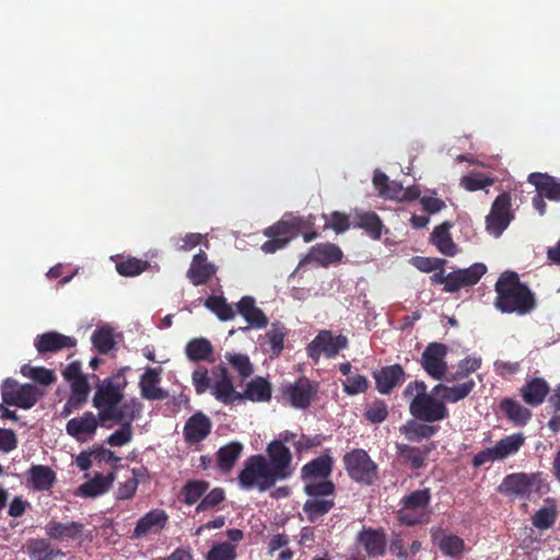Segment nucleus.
<instances>
[{
	"label": "nucleus",
	"instance_id": "1a4fd4ad",
	"mask_svg": "<svg viewBox=\"0 0 560 560\" xmlns=\"http://www.w3.org/2000/svg\"><path fill=\"white\" fill-rule=\"evenodd\" d=\"M348 346L349 341L346 336H334L331 330L323 329L307 345L306 353L313 362L317 363L322 355L332 359L340 350L347 349Z\"/></svg>",
	"mask_w": 560,
	"mask_h": 560
},
{
	"label": "nucleus",
	"instance_id": "473e14b6",
	"mask_svg": "<svg viewBox=\"0 0 560 560\" xmlns=\"http://www.w3.org/2000/svg\"><path fill=\"white\" fill-rule=\"evenodd\" d=\"M115 472H108L107 475L96 474L94 478L82 483L78 488V495L84 498H95L106 493L115 481Z\"/></svg>",
	"mask_w": 560,
	"mask_h": 560
},
{
	"label": "nucleus",
	"instance_id": "052dcab7",
	"mask_svg": "<svg viewBox=\"0 0 560 560\" xmlns=\"http://www.w3.org/2000/svg\"><path fill=\"white\" fill-rule=\"evenodd\" d=\"M494 184V178L489 177L482 173H472L462 177L460 186L468 191H477L485 189Z\"/></svg>",
	"mask_w": 560,
	"mask_h": 560
},
{
	"label": "nucleus",
	"instance_id": "412c9836",
	"mask_svg": "<svg viewBox=\"0 0 560 560\" xmlns=\"http://www.w3.org/2000/svg\"><path fill=\"white\" fill-rule=\"evenodd\" d=\"M342 257L343 253L339 246L332 243H322L313 246L308 254L300 261L299 266L315 261L326 268L332 264L339 262Z\"/></svg>",
	"mask_w": 560,
	"mask_h": 560
},
{
	"label": "nucleus",
	"instance_id": "6ab92c4d",
	"mask_svg": "<svg viewBox=\"0 0 560 560\" xmlns=\"http://www.w3.org/2000/svg\"><path fill=\"white\" fill-rule=\"evenodd\" d=\"M212 374L217 377V381L213 383L211 394L217 400L224 405L241 400V393L235 390L228 369L224 365L220 364L215 366L212 370Z\"/></svg>",
	"mask_w": 560,
	"mask_h": 560
},
{
	"label": "nucleus",
	"instance_id": "f257e3e1",
	"mask_svg": "<svg viewBox=\"0 0 560 560\" xmlns=\"http://www.w3.org/2000/svg\"><path fill=\"white\" fill-rule=\"evenodd\" d=\"M126 370L120 369L104 380H100L95 374L92 375L96 380L92 404L97 409L102 424L113 418L121 419L130 411H142V404L138 398L125 399V389L128 385Z\"/></svg>",
	"mask_w": 560,
	"mask_h": 560
},
{
	"label": "nucleus",
	"instance_id": "6e6d98bb",
	"mask_svg": "<svg viewBox=\"0 0 560 560\" xmlns=\"http://www.w3.org/2000/svg\"><path fill=\"white\" fill-rule=\"evenodd\" d=\"M225 359L242 378H247L254 373V366L247 354L226 352Z\"/></svg>",
	"mask_w": 560,
	"mask_h": 560
},
{
	"label": "nucleus",
	"instance_id": "ea45409f",
	"mask_svg": "<svg viewBox=\"0 0 560 560\" xmlns=\"http://www.w3.org/2000/svg\"><path fill=\"white\" fill-rule=\"evenodd\" d=\"M524 401L530 406H539L549 393V386L544 378H533L522 388Z\"/></svg>",
	"mask_w": 560,
	"mask_h": 560
},
{
	"label": "nucleus",
	"instance_id": "0e129e2a",
	"mask_svg": "<svg viewBox=\"0 0 560 560\" xmlns=\"http://www.w3.org/2000/svg\"><path fill=\"white\" fill-rule=\"evenodd\" d=\"M192 385L198 395L205 394L207 390L212 392V378L209 375L207 368L199 366L192 372L191 375Z\"/></svg>",
	"mask_w": 560,
	"mask_h": 560
},
{
	"label": "nucleus",
	"instance_id": "338daca9",
	"mask_svg": "<svg viewBox=\"0 0 560 560\" xmlns=\"http://www.w3.org/2000/svg\"><path fill=\"white\" fill-rule=\"evenodd\" d=\"M370 383L366 376L360 374L348 376V378L342 383L343 392L351 396L365 393Z\"/></svg>",
	"mask_w": 560,
	"mask_h": 560
},
{
	"label": "nucleus",
	"instance_id": "423d86ee",
	"mask_svg": "<svg viewBox=\"0 0 560 560\" xmlns=\"http://www.w3.org/2000/svg\"><path fill=\"white\" fill-rule=\"evenodd\" d=\"M498 490L502 494L533 500L535 495L540 497L547 493L549 486L539 474L515 472L505 476Z\"/></svg>",
	"mask_w": 560,
	"mask_h": 560
},
{
	"label": "nucleus",
	"instance_id": "f704fd0d",
	"mask_svg": "<svg viewBox=\"0 0 560 560\" xmlns=\"http://www.w3.org/2000/svg\"><path fill=\"white\" fill-rule=\"evenodd\" d=\"M243 450V444L237 441H233L224 446H221L217 452L218 468L224 474L231 472L235 466V463L241 457Z\"/></svg>",
	"mask_w": 560,
	"mask_h": 560
},
{
	"label": "nucleus",
	"instance_id": "4468645a",
	"mask_svg": "<svg viewBox=\"0 0 560 560\" xmlns=\"http://www.w3.org/2000/svg\"><path fill=\"white\" fill-rule=\"evenodd\" d=\"M313 225V221L289 213L283 215L282 219L277 221L275 224L266 228L264 230V235L276 236L288 245L300 234V232L305 229H311Z\"/></svg>",
	"mask_w": 560,
	"mask_h": 560
},
{
	"label": "nucleus",
	"instance_id": "20e7f679",
	"mask_svg": "<svg viewBox=\"0 0 560 560\" xmlns=\"http://www.w3.org/2000/svg\"><path fill=\"white\" fill-rule=\"evenodd\" d=\"M278 481L267 466L266 456L261 454L249 456L237 476V483L243 490L257 489L259 492H265Z\"/></svg>",
	"mask_w": 560,
	"mask_h": 560
},
{
	"label": "nucleus",
	"instance_id": "69168bd1",
	"mask_svg": "<svg viewBox=\"0 0 560 560\" xmlns=\"http://www.w3.org/2000/svg\"><path fill=\"white\" fill-rule=\"evenodd\" d=\"M364 417L371 423H382L388 417L387 405L383 400H375L364 411Z\"/></svg>",
	"mask_w": 560,
	"mask_h": 560
},
{
	"label": "nucleus",
	"instance_id": "79ce46f5",
	"mask_svg": "<svg viewBox=\"0 0 560 560\" xmlns=\"http://www.w3.org/2000/svg\"><path fill=\"white\" fill-rule=\"evenodd\" d=\"M439 431L438 425L429 424V422H417L409 420L407 424L400 428V432L408 441H421L434 436Z\"/></svg>",
	"mask_w": 560,
	"mask_h": 560
},
{
	"label": "nucleus",
	"instance_id": "cd10ccee",
	"mask_svg": "<svg viewBox=\"0 0 560 560\" xmlns=\"http://www.w3.org/2000/svg\"><path fill=\"white\" fill-rule=\"evenodd\" d=\"M207 254L202 250L194 256L187 277L194 285H201L215 273V268L207 261Z\"/></svg>",
	"mask_w": 560,
	"mask_h": 560
},
{
	"label": "nucleus",
	"instance_id": "e2e57ef3",
	"mask_svg": "<svg viewBox=\"0 0 560 560\" xmlns=\"http://www.w3.org/2000/svg\"><path fill=\"white\" fill-rule=\"evenodd\" d=\"M441 551L448 557H458L465 548L464 540L455 535L444 536L439 544Z\"/></svg>",
	"mask_w": 560,
	"mask_h": 560
},
{
	"label": "nucleus",
	"instance_id": "864d4df0",
	"mask_svg": "<svg viewBox=\"0 0 560 560\" xmlns=\"http://www.w3.org/2000/svg\"><path fill=\"white\" fill-rule=\"evenodd\" d=\"M150 267L149 261L130 257L116 264L117 272L122 277H136Z\"/></svg>",
	"mask_w": 560,
	"mask_h": 560
},
{
	"label": "nucleus",
	"instance_id": "09e8293b",
	"mask_svg": "<svg viewBox=\"0 0 560 560\" xmlns=\"http://www.w3.org/2000/svg\"><path fill=\"white\" fill-rule=\"evenodd\" d=\"M209 487L210 483L206 480H188L182 489L184 503L187 505L195 504L205 495Z\"/></svg>",
	"mask_w": 560,
	"mask_h": 560
},
{
	"label": "nucleus",
	"instance_id": "4be33fe9",
	"mask_svg": "<svg viewBox=\"0 0 560 560\" xmlns=\"http://www.w3.org/2000/svg\"><path fill=\"white\" fill-rule=\"evenodd\" d=\"M167 521L168 515L164 510H151L137 521L132 532V538L138 539L150 532L159 533L165 528Z\"/></svg>",
	"mask_w": 560,
	"mask_h": 560
},
{
	"label": "nucleus",
	"instance_id": "6e6552de",
	"mask_svg": "<svg viewBox=\"0 0 560 560\" xmlns=\"http://www.w3.org/2000/svg\"><path fill=\"white\" fill-rule=\"evenodd\" d=\"M0 389L3 404L25 410L33 408L44 396V392L36 385L20 384L11 377L3 380Z\"/></svg>",
	"mask_w": 560,
	"mask_h": 560
},
{
	"label": "nucleus",
	"instance_id": "a878e982",
	"mask_svg": "<svg viewBox=\"0 0 560 560\" xmlns=\"http://www.w3.org/2000/svg\"><path fill=\"white\" fill-rule=\"evenodd\" d=\"M160 368H148L139 383L141 396L148 400H163L167 398L166 390L158 387L161 381Z\"/></svg>",
	"mask_w": 560,
	"mask_h": 560
},
{
	"label": "nucleus",
	"instance_id": "8fccbe9b",
	"mask_svg": "<svg viewBox=\"0 0 560 560\" xmlns=\"http://www.w3.org/2000/svg\"><path fill=\"white\" fill-rule=\"evenodd\" d=\"M21 373L23 376L33 380L34 382L49 386L56 382V375L54 371L43 366H31L30 364H23L21 366Z\"/></svg>",
	"mask_w": 560,
	"mask_h": 560
},
{
	"label": "nucleus",
	"instance_id": "2f4dec72",
	"mask_svg": "<svg viewBox=\"0 0 560 560\" xmlns=\"http://www.w3.org/2000/svg\"><path fill=\"white\" fill-rule=\"evenodd\" d=\"M141 415V411H130L125 413L121 419L113 418L110 421L120 424V428L112 433L107 443L112 446H122L131 441L132 438V422L137 420Z\"/></svg>",
	"mask_w": 560,
	"mask_h": 560
},
{
	"label": "nucleus",
	"instance_id": "de8ad7c7",
	"mask_svg": "<svg viewBox=\"0 0 560 560\" xmlns=\"http://www.w3.org/2000/svg\"><path fill=\"white\" fill-rule=\"evenodd\" d=\"M205 306L217 315L220 320H231L236 312L223 296L211 295L205 301Z\"/></svg>",
	"mask_w": 560,
	"mask_h": 560
},
{
	"label": "nucleus",
	"instance_id": "4d7b16f0",
	"mask_svg": "<svg viewBox=\"0 0 560 560\" xmlns=\"http://www.w3.org/2000/svg\"><path fill=\"white\" fill-rule=\"evenodd\" d=\"M91 390L71 389L70 396L60 411V417L68 418L80 409L89 399Z\"/></svg>",
	"mask_w": 560,
	"mask_h": 560
},
{
	"label": "nucleus",
	"instance_id": "b1692460",
	"mask_svg": "<svg viewBox=\"0 0 560 560\" xmlns=\"http://www.w3.org/2000/svg\"><path fill=\"white\" fill-rule=\"evenodd\" d=\"M84 530V524L80 522H58L51 520L45 526V532L48 538L65 541V540H77L82 537Z\"/></svg>",
	"mask_w": 560,
	"mask_h": 560
},
{
	"label": "nucleus",
	"instance_id": "5fc2aeb1",
	"mask_svg": "<svg viewBox=\"0 0 560 560\" xmlns=\"http://www.w3.org/2000/svg\"><path fill=\"white\" fill-rule=\"evenodd\" d=\"M287 336V329L280 323H272L270 329L266 334L270 351L273 355L278 357L283 350V341Z\"/></svg>",
	"mask_w": 560,
	"mask_h": 560
},
{
	"label": "nucleus",
	"instance_id": "c9c22d12",
	"mask_svg": "<svg viewBox=\"0 0 560 560\" xmlns=\"http://www.w3.org/2000/svg\"><path fill=\"white\" fill-rule=\"evenodd\" d=\"M26 549L33 560H55L57 557L65 556L60 549L54 548L49 540L45 538L27 540Z\"/></svg>",
	"mask_w": 560,
	"mask_h": 560
},
{
	"label": "nucleus",
	"instance_id": "a18cd8bd",
	"mask_svg": "<svg viewBox=\"0 0 560 560\" xmlns=\"http://www.w3.org/2000/svg\"><path fill=\"white\" fill-rule=\"evenodd\" d=\"M303 490L304 493L311 499H334L336 493V486L328 478L319 480H304Z\"/></svg>",
	"mask_w": 560,
	"mask_h": 560
},
{
	"label": "nucleus",
	"instance_id": "e433bc0d",
	"mask_svg": "<svg viewBox=\"0 0 560 560\" xmlns=\"http://www.w3.org/2000/svg\"><path fill=\"white\" fill-rule=\"evenodd\" d=\"M271 394V384L266 378L256 376L246 385L244 393L241 394V400L269 401Z\"/></svg>",
	"mask_w": 560,
	"mask_h": 560
},
{
	"label": "nucleus",
	"instance_id": "72a5a7b5",
	"mask_svg": "<svg viewBox=\"0 0 560 560\" xmlns=\"http://www.w3.org/2000/svg\"><path fill=\"white\" fill-rule=\"evenodd\" d=\"M528 182L535 186L537 192L545 198L553 201H560V182L553 176L541 173H532Z\"/></svg>",
	"mask_w": 560,
	"mask_h": 560
},
{
	"label": "nucleus",
	"instance_id": "aec40b11",
	"mask_svg": "<svg viewBox=\"0 0 560 560\" xmlns=\"http://www.w3.org/2000/svg\"><path fill=\"white\" fill-rule=\"evenodd\" d=\"M34 346L37 352L44 355L47 353H57L63 349L73 348L77 346V339L56 330H50L38 335L35 338Z\"/></svg>",
	"mask_w": 560,
	"mask_h": 560
},
{
	"label": "nucleus",
	"instance_id": "dca6fc26",
	"mask_svg": "<svg viewBox=\"0 0 560 560\" xmlns=\"http://www.w3.org/2000/svg\"><path fill=\"white\" fill-rule=\"evenodd\" d=\"M100 424L98 413L95 416L92 411H85L67 422L66 432L78 442H86L93 439Z\"/></svg>",
	"mask_w": 560,
	"mask_h": 560
},
{
	"label": "nucleus",
	"instance_id": "c85d7f7f",
	"mask_svg": "<svg viewBox=\"0 0 560 560\" xmlns=\"http://www.w3.org/2000/svg\"><path fill=\"white\" fill-rule=\"evenodd\" d=\"M452 226L453 223L445 221L433 229L430 237V242L436 249L448 257H454L458 252L457 245L454 243L450 233Z\"/></svg>",
	"mask_w": 560,
	"mask_h": 560
},
{
	"label": "nucleus",
	"instance_id": "ddd939ff",
	"mask_svg": "<svg viewBox=\"0 0 560 560\" xmlns=\"http://www.w3.org/2000/svg\"><path fill=\"white\" fill-rule=\"evenodd\" d=\"M448 347L441 342H430L421 354L420 364L425 373L433 380L441 381L446 377V355Z\"/></svg>",
	"mask_w": 560,
	"mask_h": 560
},
{
	"label": "nucleus",
	"instance_id": "680f3d73",
	"mask_svg": "<svg viewBox=\"0 0 560 560\" xmlns=\"http://www.w3.org/2000/svg\"><path fill=\"white\" fill-rule=\"evenodd\" d=\"M557 520V510L555 505L544 506L539 509L533 516L532 523L538 529L550 528Z\"/></svg>",
	"mask_w": 560,
	"mask_h": 560
},
{
	"label": "nucleus",
	"instance_id": "2eb2a0df",
	"mask_svg": "<svg viewBox=\"0 0 560 560\" xmlns=\"http://www.w3.org/2000/svg\"><path fill=\"white\" fill-rule=\"evenodd\" d=\"M486 272L487 266L482 262H475L468 268L448 272L446 288H443V291L455 293L460 289L472 287L479 282Z\"/></svg>",
	"mask_w": 560,
	"mask_h": 560
},
{
	"label": "nucleus",
	"instance_id": "4c0bfd02",
	"mask_svg": "<svg viewBox=\"0 0 560 560\" xmlns=\"http://www.w3.org/2000/svg\"><path fill=\"white\" fill-rule=\"evenodd\" d=\"M185 353L192 362H213V346L203 337L189 340L185 347Z\"/></svg>",
	"mask_w": 560,
	"mask_h": 560
},
{
	"label": "nucleus",
	"instance_id": "c03bdc74",
	"mask_svg": "<svg viewBox=\"0 0 560 560\" xmlns=\"http://www.w3.org/2000/svg\"><path fill=\"white\" fill-rule=\"evenodd\" d=\"M525 443L523 433H513L506 435L495 443L493 446L497 453L498 460H504L510 456L515 455Z\"/></svg>",
	"mask_w": 560,
	"mask_h": 560
},
{
	"label": "nucleus",
	"instance_id": "c756f323",
	"mask_svg": "<svg viewBox=\"0 0 560 560\" xmlns=\"http://www.w3.org/2000/svg\"><path fill=\"white\" fill-rule=\"evenodd\" d=\"M475 386L476 383L474 380H468L454 386H447L439 383L433 387V394H439L441 399L444 401V405L447 402L455 404L468 397Z\"/></svg>",
	"mask_w": 560,
	"mask_h": 560
},
{
	"label": "nucleus",
	"instance_id": "7c9ffc66",
	"mask_svg": "<svg viewBox=\"0 0 560 560\" xmlns=\"http://www.w3.org/2000/svg\"><path fill=\"white\" fill-rule=\"evenodd\" d=\"M56 482L55 471L45 465H32L27 470V487L36 491H48Z\"/></svg>",
	"mask_w": 560,
	"mask_h": 560
},
{
	"label": "nucleus",
	"instance_id": "bb28decb",
	"mask_svg": "<svg viewBox=\"0 0 560 560\" xmlns=\"http://www.w3.org/2000/svg\"><path fill=\"white\" fill-rule=\"evenodd\" d=\"M236 312L256 329L265 328L268 325V318L265 313L256 306L253 296L245 295L236 303Z\"/></svg>",
	"mask_w": 560,
	"mask_h": 560
},
{
	"label": "nucleus",
	"instance_id": "f03ea898",
	"mask_svg": "<svg viewBox=\"0 0 560 560\" xmlns=\"http://www.w3.org/2000/svg\"><path fill=\"white\" fill-rule=\"evenodd\" d=\"M494 306L501 313L526 315L536 307V300L530 289L514 271H504L495 282Z\"/></svg>",
	"mask_w": 560,
	"mask_h": 560
},
{
	"label": "nucleus",
	"instance_id": "7ed1b4c3",
	"mask_svg": "<svg viewBox=\"0 0 560 560\" xmlns=\"http://www.w3.org/2000/svg\"><path fill=\"white\" fill-rule=\"evenodd\" d=\"M423 381H411L402 390L404 398L410 399L409 412L418 421L434 423L450 417V411L439 394L428 393Z\"/></svg>",
	"mask_w": 560,
	"mask_h": 560
},
{
	"label": "nucleus",
	"instance_id": "58836bf2",
	"mask_svg": "<svg viewBox=\"0 0 560 560\" xmlns=\"http://www.w3.org/2000/svg\"><path fill=\"white\" fill-rule=\"evenodd\" d=\"M335 505V499L308 498L303 504V512L310 523H316L327 515Z\"/></svg>",
	"mask_w": 560,
	"mask_h": 560
},
{
	"label": "nucleus",
	"instance_id": "603ef678",
	"mask_svg": "<svg viewBox=\"0 0 560 560\" xmlns=\"http://www.w3.org/2000/svg\"><path fill=\"white\" fill-rule=\"evenodd\" d=\"M397 453L412 469H419L424 465V454L419 447L400 444L397 445Z\"/></svg>",
	"mask_w": 560,
	"mask_h": 560
},
{
	"label": "nucleus",
	"instance_id": "9d476101",
	"mask_svg": "<svg viewBox=\"0 0 560 560\" xmlns=\"http://www.w3.org/2000/svg\"><path fill=\"white\" fill-rule=\"evenodd\" d=\"M267 466L279 481L290 478L293 474L292 453L281 441H271L266 448Z\"/></svg>",
	"mask_w": 560,
	"mask_h": 560
},
{
	"label": "nucleus",
	"instance_id": "13d9d810",
	"mask_svg": "<svg viewBox=\"0 0 560 560\" xmlns=\"http://www.w3.org/2000/svg\"><path fill=\"white\" fill-rule=\"evenodd\" d=\"M236 545L229 541L214 544L206 555V560H235Z\"/></svg>",
	"mask_w": 560,
	"mask_h": 560
},
{
	"label": "nucleus",
	"instance_id": "5701e85b",
	"mask_svg": "<svg viewBox=\"0 0 560 560\" xmlns=\"http://www.w3.org/2000/svg\"><path fill=\"white\" fill-rule=\"evenodd\" d=\"M357 540L369 557L376 558L385 553L387 540L383 529L364 528L358 534Z\"/></svg>",
	"mask_w": 560,
	"mask_h": 560
},
{
	"label": "nucleus",
	"instance_id": "9b49d317",
	"mask_svg": "<svg viewBox=\"0 0 560 560\" xmlns=\"http://www.w3.org/2000/svg\"><path fill=\"white\" fill-rule=\"evenodd\" d=\"M513 218L511 196L509 192H502L494 199L491 210L486 217V229L491 235L499 237Z\"/></svg>",
	"mask_w": 560,
	"mask_h": 560
},
{
	"label": "nucleus",
	"instance_id": "39448f33",
	"mask_svg": "<svg viewBox=\"0 0 560 560\" xmlns=\"http://www.w3.org/2000/svg\"><path fill=\"white\" fill-rule=\"evenodd\" d=\"M431 491L429 488L415 490L399 501L397 520L406 526L427 524L430 520Z\"/></svg>",
	"mask_w": 560,
	"mask_h": 560
},
{
	"label": "nucleus",
	"instance_id": "774afa93",
	"mask_svg": "<svg viewBox=\"0 0 560 560\" xmlns=\"http://www.w3.org/2000/svg\"><path fill=\"white\" fill-rule=\"evenodd\" d=\"M225 500V492L222 488H213L210 492H208L201 501L198 503L196 508V512H202L209 509H213L218 506Z\"/></svg>",
	"mask_w": 560,
	"mask_h": 560
},
{
	"label": "nucleus",
	"instance_id": "3c124183",
	"mask_svg": "<svg viewBox=\"0 0 560 560\" xmlns=\"http://www.w3.org/2000/svg\"><path fill=\"white\" fill-rule=\"evenodd\" d=\"M91 340L97 351L103 354L108 353L115 348L113 329L107 326L95 329Z\"/></svg>",
	"mask_w": 560,
	"mask_h": 560
},
{
	"label": "nucleus",
	"instance_id": "0eeeda50",
	"mask_svg": "<svg viewBox=\"0 0 560 560\" xmlns=\"http://www.w3.org/2000/svg\"><path fill=\"white\" fill-rule=\"evenodd\" d=\"M343 467L351 480L372 486L378 480V466L363 448H354L342 457Z\"/></svg>",
	"mask_w": 560,
	"mask_h": 560
},
{
	"label": "nucleus",
	"instance_id": "393cba45",
	"mask_svg": "<svg viewBox=\"0 0 560 560\" xmlns=\"http://www.w3.org/2000/svg\"><path fill=\"white\" fill-rule=\"evenodd\" d=\"M334 460L327 450L324 454L306 463L301 469L302 480H319L330 477Z\"/></svg>",
	"mask_w": 560,
	"mask_h": 560
},
{
	"label": "nucleus",
	"instance_id": "f3484780",
	"mask_svg": "<svg viewBox=\"0 0 560 560\" xmlns=\"http://www.w3.org/2000/svg\"><path fill=\"white\" fill-rule=\"evenodd\" d=\"M373 378L376 390L382 395H389L394 388L405 383L407 373L400 364L395 363L374 371Z\"/></svg>",
	"mask_w": 560,
	"mask_h": 560
},
{
	"label": "nucleus",
	"instance_id": "a211bd4d",
	"mask_svg": "<svg viewBox=\"0 0 560 560\" xmlns=\"http://www.w3.org/2000/svg\"><path fill=\"white\" fill-rule=\"evenodd\" d=\"M211 429V419L202 411H197L185 422L183 436L188 445H196L209 436Z\"/></svg>",
	"mask_w": 560,
	"mask_h": 560
},
{
	"label": "nucleus",
	"instance_id": "49530a36",
	"mask_svg": "<svg viewBox=\"0 0 560 560\" xmlns=\"http://www.w3.org/2000/svg\"><path fill=\"white\" fill-rule=\"evenodd\" d=\"M62 376L69 382L70 389L91 390L88 376L82 373L80 361L69 363L62 371Z\"/></svg>",
	"mask_w": 560,
	"mask_h": 560
},
{
	"label": "nucleus",
	"instance_id": "a19ab883",
	"mask_svg": "<svg viewBox=\"0 0 560 560\" xmlns=\"http://www.w3.org/2000/svg\"><path fill=\"white\" fill-rule=\"evenodd\" d=\"M500 410L515 425H525L532 417L529 409L512 398H504L500 402Z\"/></svg>",
	"mask_w": 560,
	"mask_h": 560
},
{
	"label": "nucleus",
	"instance_id": "f8f14e48",
	"mask_svg": "<svg viewBox=\"0 0 560 560\" xmlns=\"http://www.w3.org/2000/svg\"><path fill=\"white\" fill-rule=\"evenodd\" d=\"M319 384L302 376L282 388L283 397L296 409H306L317 395Z\"/></svg>",
	"mask_w": 560,
	"mask_h": 560
},
{
	"label": "nucleus",
	"instance_id": "bf43d9fd",
	"mask_svg": "<svg viewBox=\"0 0 560 560\" xmlns=\"http://www.w3.org/2000/svg\"><path fill=\"white\" fill-rule=\"evenodd\" d=\"M481 366V359L477 357H466L460 360L454 374L446 377L448 382L459 381L476 372Z\"/></svg>",
	"mask_w": 560,
	"mask_h": 560
},
{
	"label": "nucleus",
	"instance_id": "37998d69",
	"mask_svg": "<svg viewBox=\"0 0 560 560\" xmlns=\"http://www.w3.org/2000/svg\"><path fill=\"white\" fill-rule=\"evenodd\" d=\"M353 226L364 230L374 240H378L382 235L383 223L375 212L355 213Z\"/></svg>",
	"mask_w": 560,
	"mask_h": 560
}]
</instances>
